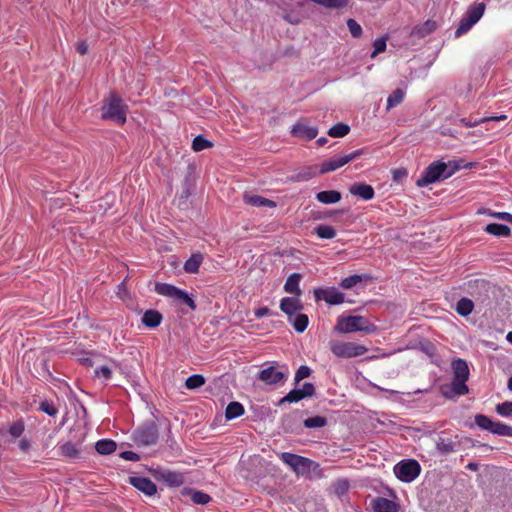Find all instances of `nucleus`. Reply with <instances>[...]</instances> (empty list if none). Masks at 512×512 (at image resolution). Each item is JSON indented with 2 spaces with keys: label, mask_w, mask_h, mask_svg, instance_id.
I'll return each instance as SVG.
<instances>
[{
  "label": "nucleus",
  "mask_w": 512,
  "mask_h": 512,
  "mask_svg": "<svg viewBox=\"0 0 512 512\" xmlns=\"http://www.w3.org/2000/svg\"><path fill=\"white\" fill-rule=\"evenodd\" d=\"M404 96H405V92L402 89L397 88L388 97L386 109L390 110V109L396 107L397 105L401 104L403 102V100H404Z\"/></svg>",
  "instance_id": "nucleus-37"
},
{
  "label": "nucleus",
  "mask_w": 512,
  "mask_h": 512,
  "mask_svg": "<svg viewBox=\"0 0 512 512\" xmlns=\"http://www.w3.org/2000/svg\"><path fill=\"white\" fill-rule=\"evenodd\" d=\"M316 199L323 204H334L341 200V193L336 190L321 191L316 194Z\"/></svg>",
  "instance_id": "nucleus-28"
},
{
  "label": "nucleus",
  "mask_w": 512,
  "mask_h": 512,
  "mask_svg": "<svg viewBox=\"0 0 512 512\" xmlns=\"http://www.w3.org/2000/svg\"><path fill=\"white\" fill-rule=\"evenodd\" d=\"M334 330L340 333L364 332L372 334L377 332V327L367 318L360 315L339 317Z\"/></svg>",
  "instance_id": "nucleus-3"
},
{
  "label": "nucleus",
  "mask_w": 512,
  "mask_h": 512,
  "mask_svg": "<svg viewBox=\"0 0 512 512\" xmlns=\"http://www.w3.org/2000/svg\"><path fill=\"white\" fill-rule=\"evenodd\" d=\"M284 429L286 432H288V431L293 432V429L290 427L284 426Z\"/></svg>",
  "instance_id": "nucleus-63"
},
{
  "label": "nucleus",
  "mask_w": 512,
  "mask_h": 512,
  "mask_svg": "<svg viewBox=\"0 0 512 512\" xmlns=\"http://www.w3.org/2000/svg\"><path fill=\"white\" fill-rule=\"evenodd\" d=\"M120 456L128 461H138L140 459L139 455L133 451H124Z\"/></svg>",
  "instance_id": "nucleus-53"
},
{
  "label": "nucleus",
  "mask_w": 512,
  "mask_h": 512,
  "mask_svg": "<svg viewBox=\"0 0 512 512\" xmlns=\"http://www.w3.org/2000/svg\"><path fill=\"white\" fill-rule=\"evenodd\" d=\"M506 119H507L506 115L483 117V118H479V119H475V120H471V119H467V118H462V119H460V123L464 127H475V126H478L481 123H485V122H489V121H503V120H506Z\"/></svg>",
  "instance_id": "nucleus-30"
},
{
  "label": "nucleus",
  "mask_w": 512,
  "mask_h": 512,
  "mask_svg": "<svg viewBox=\"0 0 512 512\" xmlns=\"http://www.w3.org/2000/svg\"><path fill=\"white\" fill-rule=\"evenodd\" d=\"M205 382H206V380H205L204 376H202L200 374H194V375L189 376L186 379L185 386L189 390H194V389H197V388H200L201 386H203L205 384Z\"/></svg>",
  "instance_id": "nucleus-39"
},
{
  "label": "nucleus",
  "mask_w": 512,
  "mask_h": 512,
  "mask_svg": "<svg viewBox=\"0 0 512 512\" xmlns=\"http://www.w3.org/2000/svg\"><path fill=\"white\" fill-rule=\"evenodd\" d=\"M490 432L496 435L512 437V426L501 422H493Z\"/></svg>",
  "instance_id": "nucleus-40"
},
{
  "label": "nucleus",
  "mask_w": 512,
  "mask_h": 512,
  "mask_svg": "<svg viewBox=\"0 0 512 512\" xmlns=\"http://www.w3.org/2000/svg\"><path fill=\"white\" fill-rule=\"evenodd\" d=\"M154 290L159 295L186 304L192 311L196 310L197 308L196 303L192 297H190L184 290H181L172 284L156 283Z\"/></svg>",
  "instance_id": "nucleus-5"
},
{
  "label": "nucleus",
  "mask_w": 512,
  "mask_h": 512,
  "mask_svg": "<svg viewBox=\"0 0 512 512\" xmlns=\"http://www.w3.org/2000/svg\"><path fill=\"white\" fill-rule=\"evenodd\" d=\"M288 377V368L283 366L278 369L275 365H270L257 373V379L265 385H276Z\"/></svg>",
  "instance_id": "nucleus-9"
},
{
  "label": "nucleus",
  "mask_w": 512,
  "mask_h": 512,
  "mask_svg": "<svg viewBox=\"0 0 512 512\" xmlns=\"http://www.w3.org/2000/svg\"><path fill=\"white\" fill-rule=\"evenodd\" d=\"M290 323L296 332L302 333L306 330L309 324V318L306 314L298 312L292 317V321Z\"/></svg>",
  "instance_id": "nucleus-31"
},
{
  "label": "nucleus",
  "mask_w": 512,
  "mask_h": 512,
  "mask_svg": "<svg viewBox=\"0 0 512 512\" xmlns=\"http://www.w3.org/2000/svg\"><path fill=\"white\" fill-rule=\"evenodd\" d=\"M349 192L353 196L360 197L363 200H371L375 196L374 188L366 183L356 182L349 187Z\"/></svg>",
  "instance_id": "nucleus-20"
},
{
  "label": "nucleus",
  "mask_w": 512,
  "mask_h": 512,
  "mask_svg": "<svg viewBox=\"0 0 512 512\" xmlns=\"http://www.w3.org/2000/svg\"><path fill=\"white\" fill-rule=\"evenodd\" d=\"M76 50L80 55H85L88 52V45L85 41H80L77 43Z\"/></svg>",
  "instance_id": "nucleus-54"
},
{
  "label": "nucleus",
  "mask_w": 512,
  "mask_h": 512,
  "mask_svg": "<svg viewBox=\"0 0 512 512\" xmlns=\"http://www.w3.org/2000/svg\"><path fill=\"white\" fill-rule=\"evenodd\" d=\"M505 214H508V213L507 212L498 213V214H496V217L505 220V216H506Z\"/></svg>",
  "instance_id": "nucleus-58"
},
{
  "label": "nucleus",
  "mask_w": 512,
  "mask_h": 512,
  "mask_svg": "<svg viewBox=\"0 0 512 512\" xmlns=\"http://www.w3.org/2000/svg\"><path fill=\"white\" fill-rule=\"evenodd\" d=\"M473 308V301L466 297L461 298L456 304V312L461 316L470 315L473 311Z\"/></svg>",
  "instance_id": "nucleus-35"
},
{
  "label": "nucleus",
  "mask_w": 512,
  "mask_h": 512,
  "mask_svg": "<svg viewBox=\"0 0 512 512\" xmlns=\"http://www.w3.org/2000/svg\"><path fill=\"white\" fill-rule=\"evenodd\" d=\"M128 106L116 93L110 92L104 97L101 106V118L110 120L118 125H124L127 121Z\"/></svg>",
  "instance_id": "nucleus-1"
},
{
  "label": "nucleus",
  "mask_w": 512,
  "mask_h": 512,
  "mask_svg": "<svg viewBox=\"0 0 512 512\" xmlns=\"http://www.w3.org/2000/svg\"><path fill=\"white\" fill-rule=\"evenodd\" d=\"M331 352L339 358H353L364 355L368 348L355 342H342L331 340L329 342Z\"/></svg>",
  "instance_id": "nucleus-4"
},
{
  "label": "nucleus",
  "mask_w": 512,
  "mask_h": 512,
  "mask_svg": "<svg viewBox=\"0 0 512 512\" xmlns=\"http://www.w3.org/2000/svg\"><path fill=\"white\" fill-rule=\"evenodd\" d=\"M270 313V309L268 307H261L257 310H255L254 315L256 318L261 319L264 316L268 315Z\"/></svg>",
  "instance_id": "nucleus-55"
},
{
  "label": "nucleus",
  "mask_w": 512,
  "mask_h": 512,
  "mask_svg": "<svg viewBox=\"0 0 512 512\" xmlns=\"http://www.w3.org/2000/svg\"><path fill=\"white\" fill-rule=\"evenodd\" d=\"M437 27L438 25L436 21L429 19L422 24L416 25L411 31V36L415 38H424L433 33Z\"/></svg>",
  "instance_id": "nucleus-24"
},
{
  "label": "nucleus",
  "mask_w": 512,
  "mask_h": 512,
  "mask_svg": "<svg viewBox=\"0 0 512 512\" xmlns=\"http://www.w3.org/2000/svg\"><path fill=\"white\" fill-rule=\"evenodd\" d=\"M460 442L455 437H445L440 435L436 442L437 450L442 454H450L458 450Z\"/></svg>",
  "instance_id": "nucleus-19"
},
{
  "label": "nucleus",
  "mask_w": 512,
  "mask_h": 512,
  "mask_svg": "<svg viewBox=\"0 0 512 512\" xmlns=\"http://www.w3.org/2000/svg\"><path fill=\"white\" fill-rule=\"evenodd\" d=\"M291 134L294 137L309 141L318 135V129L314 126H308L304 123L298 122L293 125Z\"/></svg>",
  "instance_id": "nucleus-17"
},
{
  "label": "nucleus",
  "mask_w": 512,
  "mask_h": 512,
  "mask_svg": "<svg viewBox=\"0 0 512 512\" xmlns=\"http://www.w3.org/2000/svg\"><path fill=\"white\" fill-rule=\"evenodd\" d=\"M505 220L512 223V215L511 214H505Z\"/></svg>",
  "instance_id": "nucleus-59"
},
{
  "label": "nucleus",
  "mask_w": 512,
  "mask_h": 512,
  "mask_svg": "<svg viewBox=\"0 0 512 512\" xmlns=\"http://www.w3.org/2000/svg\"><path fill=\"white\" fill-rule=\"evenodd\" d=\"M486 5L483 2L475 3L470 6L465 15L462 17L458 28L455 31V36L459 37L467 33L473 25H475L483 16Z\"/></svg>",
  "instance_id": "nucleus-6"
},
{
  "label": "nucleus",
  "mask_w": 512,
  "mask_h": 512,
  "mask_svg": "<svg viewBox=\"0 0 512 512\" xmlns=\"http://www.w3.org/2000/svg\"><path fill=\"white\" fill-rule=\"evenodd\" d=\"M485 231L498 237H507L511 234V229L509 226L499 223L488 224L485 228Z\"/></svg>",
  "instance_id": "nucleus-29"
},
{
  "label": "nucleus",
  "mask_w": 512,
  "mask_h": 512,
  "mask_svg": "<svg viewBox=\"0 0 512 512\" xmlns=\"http://www.w3.org/2000/svg\"><path fill=\"white\" fill-rule=\"evenodd\" d=\"M280 460L288 465L296 474L305 473L310 470L313 461L309 458L290 453L282 452L279 455Z\"/></svg>",
  "instance_id": "nucleus-10"
},
{
  "label": "nucleus",
  "mask_w": 512,
  "mask_h": 512,
  "mask_svg": "<svg viewBox=\"0 0 512 512\" xmlns=\"http://www.w3.org/2000/svg\"><path fill=\"white\" fill-rule=\"evenodd\" d=\"M496 412L504 417H511L512 416V402L511 401H505L503 403H500L496 406Z\"/></svg>",
  "instance_id": "nucleus-48"
},
{
  "label": "nucleus",
  "mask_w": 512,
  "mask_h": 512,
  "mask_svg": "<svg viewBox=\"0 0 512 512\" xmlns=\"http://www.w3.org/2000/svg\"><path fill=\"white\" fill-rule=\"evenodd\" d=\"M128 483L144 493L146 496H153L157 493L156 484L147 477L131 476L128 479Z\"/></svg>",
  "instance_id": "nucleus-15"
},
{
  "label": "nucleus",
  "mask_w": 512,
  "mask_h": 512,
  "mask_svg": "<svg viewBox=\"0 0 512 512\" xmlns=\"http://www.w3.org/2000/svg\"><path fill=\"white\" fill-rule=\"evenodd\" d=\"M350 131L349 125L339 122L328 130V135L334 138L344 137Z\"/></svg>",
  "instance_id": "nucleus-38"
},
{
  "label": "nucleus",
  "mask_w": 512,
  "mask_h": 512,
  "mask_svg": "<svg viewBox=\"0 0 512 512\" xmlns=\"http://www.w3.org/2000/svg\"><path fill=\"white\" fill-rule=\"evenodd\" d=\"M203 261V256L198 254H193L184 264V270L187 273H197L199 271V267Z\"/></svg>",
  "instance_id": "nucleus-34"
},
{
  "label": "nucleus",
  "mask_w": 512,
  "mask_h": 512,
  "mask_svg": "<svg viewBox=\"0 0 512 512\" xmlns=\"http://www.w3.org/2000/svg\"><path fill=\"white\" fill-rule=\"evenodd\" d=\"M372 508L375 512H398L399 505L390 499L377 497L372 501Z\"/></svg>",
  "instance_id": "nucleus-22"
},
{
  "label": "nucleus",
  "mask_w": 512,
  "mask_h": 512,
  "mask_svg": "<svg viewBox=\"0 0 512 512\" xmlns=\"http://www.w3.org/2000/svg\"><path fill=\"white\" fill-rule=\"evenodd\" d=\"M326 142H327V139L325 137H321V138L317 139V144L319 146H323Z\"/></svg>",
  "instance_id": "nucleus-57"
},
{
  "label": "nucleus",
  "mask_w": 512,
  "mask_h": 512,
  "mask_svg": "<svg viewBox=\"0 0 512 512\" xmlns=\"http://www.w3.org/2000/svg\"><path fill=\"white\" fill-rule=\"evenodd\" d=\"M29 447V443L26 441V440H22L20 442V448L23 450V451H26Z\"/></svg>",
  "instance_id": "nucleus-56"
},
{
  "label": "nucleus",
  "mask_w": 512,
  "mask_h": 512,
  "mask_svg": "<svg viewBox=\"0 0 512 512\" xmlns=\"http://www.w3.org/2000/svg\"><path fill=\"white\" fill-rule=\"evenodd\" d=\"M311 372L312 371L308 366H305V365L300 366L295 373V377H294L295 383L298 384L304 378L309 377Z\"/></svg>",
  "instance_id": "nucleus-51"
},
{
  "label": "nucleus",
  "mask_w": 512,
  "mask_h": 512,
  "mask_svg": "<svg viewBox=\"0 0 512 512\" xmlns=\"http://www.w3.org/2000/svg\"><path fill=\"white\" fill-rule=\"evenodd\" d=\"M155 477L171 487H179L184 483V476L180 472L163 470L156 472Z\"/></svg>",
  "instance_id": "nucleus-18"
},
{
  "label": "nucleus",
  "mask_w": 512,
  "mask_h": 512,
  "mask_svg": "<svg viewBox=\"0 0 512 512\" xmlns=\"http://www.w3.org/2000/svg\"><path fill=\"white\" fill-rule=\"evenodd\" d=\"M163 320L162 314L158 310H146L142 316V324L148 328L158 327Z\"/></svg>",
  "instance_id": "nucleus-26"
},
{
  "label": "nucleus",
  "mask_w": 512,
  "mask_h": 512,
  "mask_svg": "<svg viewBox=\"0 0 512 512\" xmlns=\"http://www.w3.org/2000/svg\"><path fill=\"white\" fill-rule=\"evenodd\" d=\"M448 167L449 165L442 161L432 162L427 168H425L422 175L417 179L416 185L418 187H425L439 181L440 179H447L460 168V166L454 164L452 169L448 171Z\"/></svg>",
  "instance_id": "nucleus-2"
},
{
  "label": "nucleus",
  "mask_w": 512,
  "mask_h": 512,
  "mask_svg": "<svg viewBox=\"0 0 512 512\" xmlns=\"http://www.w3.org/2000/svg\"><path fill=\"white\" fill-rule=\"evenodd\" d=\"M316 301H325L329 305H339L345 300V295L335 287L317 288L314 290Z\"/></svg>",
  "instance_id": "nucleus-12"
},
{
  "label": "nucleus",
  "mask_w": 512,
  "mask_h": 512,
  "mask_svg": "<svg viewBox=\"0 0 512 512\" xmlns=\"http://www.w3.org/2000/svg\"><path fill=\"white\" fill-rule=\"evenodd\" d=\"M315 393V387L312 383L306 382L301 389H293L284 397H282L277 405L281 406L284 403H296L304 398L311 397Z\"/></svg>",
  "instance_id": "nucleus-13"
},
{
  "label": "nucleus",
  "mask_w": 512,
  "mask_h": 512,
  "mask_svg": "<svg viewBox=\"0 0 512 512\" xmlns=\"http://www.w3.org/2000/svg\"><path fill=\"white\" fill-rule=\"evenodd\" d=\"M24 429H25V425H24V422L22 420H17L16 422H14L10 428H9V434L13 437V438H19L23 432H24Z\"/></svg>",
  "instance_id": "nucleus-47"
},
{
  "label": "nucleus",
  "mask_w": 512,
  "mask_h": 512,
  "mask_svg": "<svg viewBox=\"0 0 512 512\" xmlns=\"http://www.w3.org/2000/svg\"><path fill=\"white\" fill-rule=\"evenodd\" d=\"M467 467H468L469 469H471V470H476V469H477V465H476V464H473V463H470Z\"/></svg>",
  "instance_id": "nucleus-60"
},
{
  "label": "nucleus",
  "mask_w": 512,
  "mask_h": 512,
  "mask_svg": "<svg viewBox=\"0 0 512 512\" xmlns=\"http://www.w3.org/2000/svg\"><path fill=\"white\" fill-rule=\"evenodd\" d=\"M304 426L309 429L322 428L327 424V419L324 416H314L304 420Z\"/></svg>",
  "instance_id": "nucleus-41"
},
{
  "label": "nucleus",
  "mask_w": 512,
  "mask_h": 512,
  "mask_svg": "<svg viewBox=\"0 0 512 512\" xmlns=\"http://www.w3.org/2000/svg\"><path fill=\"white\" fill-rule=\"evenodd\" d=\"M243 200L247 205L254 207H270L274 208L276 203L270 199L264 198L260 195L245 194Z\"/></svg>",
  "instance_id": "nucleus-27"
},
{
  "label": "nucleus",
  "mask_w": 512,
  "mask_h": 512,
  "mask_svg": "<svg viewBox=\"0 0 512 512\" xmlns=\"http://www.w3.org/2000/svg\"><path fill=\"white\" fill-rule=\"evenodd\" d=\"M421 472L420 464L414 459H405L394 466L396 477L402 482L414 481Z\"/></svg>",
  "instance_id": "nucleus-7"
},
{
  "label": "nucleus",
  "mask_w": 512,
  "mask_h": 512,
  "mask_svg": "<svg viewBox=\"0 0 512 512\" xmlns=\"http://www.w3.org/2000/svg\"><path fill=\"white\" fill-rule=\"evenodd\" d=\"M440 390L441 394L447 399H452L469 393V388L466 382L454 378L450 384L442 385Z\"/></svg>",
  "instance_id": "nucleus-14"
},
{
  "label": "nucleus",
  "mask_w": 512,
  "mask_h": 512,
  "mask_svg": "<svg viewBox=\"0 0 512 512\" xmlns=\"http://www.w3.org/2000/svg\"><path fill=\"white\" fill-rule=\"evenodd\" d=\"M507 340L512 343V331L508 333Z\"/></svg>",
  "instance_id": "nucleus-61"
},
{
  "label": "nucleus",
  "mask_w": 512,
  "mask_h": 512,
  "mask_svg": "<svg viewBox=\"0 0 512 512\" xmlns=\"http://www.w3.org/2000/svg\"><path fill=\"white\" fill-rule=\"evenodd\" d=\"M347 27H348L351 35L354 38L361 37V35L363 33V30H362V27L360 26V24L356 20H354L352 18L348 19L347 20Z\"/></svg>",
  "instance_id": "nucleus-46"
},
{
  "label": "nucleus",
  "mask_w": 512,
  "mask_h": 512,
  "mask_svg": "<svg viewBox=\"0 0 512 512\" xmlns=\"http://www.w3.org/2000/svg\"><path fill=\"white\" fill-rule=\"evenodd\" d=\"M361 154H362L361 150H355L346 155L334 156L327 160H324L320 165L319 173L326 174L329 172H333V171L343 167L347 163L353 161L354 159L359 157Z\"/></svg>",
  "instance_id": "nucleus-11"
},
{
  "label": "nucleus",
  "mask_w": 512,
  "mask_h": 512,
  "mask_svg": "<svg viewBox=\"0 0 512 512\" xmlns=\"http://www.w3.org/2000/svg\"><path fill=\"white\" fill-rule=\"evenodd\" d=\"M508 388L512 391V377L508 380Z\"/></svg>",
  "instance_id": "nucleus-62"
},
{
  "label": "nucleus",
  "mask_w": 512,
  "mask_h": 512,
  "mask_svg": "<svg viewBox=\"0 0 512 512\" xmlns=\"http://www.w3.org/2000/svg\"><path fill=\"white\" fill-rule=\"evenodd\" d=\"M212 146L213 143L201 135L196 136L192 142V149L196 152L202 151Z\"/></svg>",
  "instance_id": "nucleus-42"
},
{
  "label": "nucleus",
  "mask_w": 512,
  "mask_h": 512,
  "mask_svg": "<svg viewBox=\"0 0 512 512\" xmlns=\"http://www.w3.org/2000/svg\"><path fill=\"white\" fill-rule=\"evenodd\" d=\"M191 500L195 504L205 505V504H208L212 500V498L207 493L194 490L191 492Z\"/></svg>",
  "instance_id": "nucleus-43"
},
{
  "label": "nucleus",
  "mask_w": 512,
  "mask_h": 512,
  "mask_svg": "<svg viewBox=\"0 0 512 512\" xmlns=\"http://www.w3.org/2000/svg\"><path fill=\"white\" fill-rule=\"evenodd\" d=\"M397 176H400V173H398V171L395 172L394 178H397Z\"/></svg>",
  "instance_id": "nucleus-64"
},
{
  "label": "nucleus",
  "mask_w": 512,
  "mask_h": 512,
  "mask_svg": "<svg viewBox=\"0 0 512 512\" xmlns=\"http://www.w3.org/2000/svg\"><path fill=\"white\" fill-rule=\"evenodd\" d=\"M243 414H244V407L239 402H236V401L230 402L228 404V406L226 407L225 417L228 420L235 419L237 417L242 416Z\"/></svg>",
  "instance_id": "nucleus-33"
},
{
  "label": "nucleus",
  "mask_w": 512,
  "mask_h": 512,
  "mask_svg": "<svg viewBox=\"0 0 512 512\" xmlns=\"http://www.w3.org/2000/svg\"><path fill=\"white\" fill-rule=\"evenodd\" d=\"M493 422L488 416L486 415H476L475 416V423L478 427H480L483 430L491 431Z\"/></svg>",
  "instance_id": "nucleus-45"
},
{
  "label": "nucleus",
  "mask_w": 512,
  "mask_h": 512,
  "mask_svg": "<svg viewBox=\"0 0 512 512\" xmlns=\"http://www.w3.org/2000/svg\"><path fill=\"white\" fill-rule=\"evenodd\" d=\"M280 310L288 316V321H292V317L303 309L300 296L284 297L280 301Z\"/></svg>",
  "instance_id": "nucleus-16"
},
{
  "label": "nucleus",
  "mask_w": 512,
  "mask_h": 512,
  "mask_svg": "<svg viewBox=\"0 0 512 512\" xmlns=\"http://www.w3.org/2000/svg\"><path fill=\"white\" fill-rule=\"evenodd\" d=\"M95 376L107 381L112 377V370L106 365L100 366L95 369Z\"/></svg>",
  "instance_id": "nucleus-52"
},
{
  "label": "nucleus",
  "mask_w": 512,
  "mask_h": 512,
  "mask_svg": "<svg viewBox=\"0 0 512 512\" xmlns=\"http://www.w3.org/2000/svg\"><path fill=\"white\" fill-rule=\"evenodd\" d=\"M301 279L302 275L300 273L291 274L284 284V291L294 296H301L302 290L299 286Z\"/></svg>",
  "instance_id": "nucleus-25"
},
{
  "label": "nucleus",
  "mask_w": 512,
  "mask_h": 512,
  "mask_svg": "<svg viewBox=\"0 0 512 512\" xmlns=\"http://www.w3.org/2000/svg\"><path fill=\"white\" fill-rule=\"evenodd\" d=\"M314 233L321 239H333L336 236V230L329 225H318Z\"/></svg>",
  "instance_id": "nucleus-36"
},
{
  "label": "nucleus",
  "mask_w": 512,
  "mask_h": 512,
  "mask_svg": "<svg viewBox=\"0 0 512 512\" xmlns=\"http://www.w3.org/2000/svg\"><path fill=\"white\" fill-rule=\"evenodd\" d=\"M96 451L101 455H109L113 453L117 445L113 440L110 439H102L99 440L95 445Z\"/></svg>",
  "instance_id": "nucleus-32"
},
{
  "label": "nucleus",
  "mask_w": 512,
  "mask_h": 512,
  "mask_svg": "<svg viewBox=\"0 0 512 512\" xmlns=\"http://www.w3.org/2000/svg\"><path fill=\"white\" fill-rule=\"evenodd\" d=\"M362 281L361 275H351L341 280L340 287L343 289H351Z\"/></svg>",
  "instance_id": "nucleus-44"
},
{
  "label": "nucleus",
  "mask_w": 512,
  "mask_h": 512,
  "mask_svg": "<svg viewBox=\"0 0 512 512\" xmlns=\"http://www.w3.org/2000/svg\"><path fill=\"white\" fill-rule=\"evenodd\" d=\"M39 409H40V411H42L52 417L58 413V409L55 407V405L52 402H49L47 400L42 401L40 403Z\"/></svg>",
  "instance_id": "nucleus-50"
},
{
  "label": "nucleus",
  "mask_w": 512,
  "mask_h": 512,
  "mask_svg": "<svg viewBox=\"0 0 512 512\" xmlns=\"http://www.w3.org/2000/svg\"><path fill=\"white\" fill-rule=\"evenodd\" d=\"M57 453L61 457H65L71 460H75L80 456V449L77 444L67 441L64 443H60L57 446Z\"/></svg>",
  "instance_id": "nucleus-23"
},
{
  "label": "nucleus",
  "mask_w": 512,
  "mask_h": 512,
  "mask_svg": "<svg viewBox=\"0 0 512 512\" xmlns=\"http://www.w3.org/2000/svg\"><path fill=\"white\" fill-rule=\"evenodd\" d=\"M451 367L453 370V378L467 382L469 379L470 371L468 364L465 360L458 358L452 361Z\"/></svg>",
  "instance_id": "nucleus-21"
},
{
  "label": "nucleus",
  "mask_w": 512,
  "mask_h": 512,
  "mask_svg": "<svg viewBox=\"0 0 512 512\" xmlns=\"http://www.w3.org/2000/svg\"><path fill=\"white\" fill-rule=\"evenodd\" d=\"M386 46L387 44L385 37L377 38L373 43L374 50L371 53V58H375L379 53L384 52L386 50Z\"/></svg>",
  "instance_id": "nucleus-49"
},
{
  "label": "nucleus",
  "mask_w": 512,
  "mask_h": 512,
  "mask_svg": "<svg viewBox=\"0 0 512 512\" xmlns=\"http://www.w3.org/2000/svg\"><path fill=\"white\" fill-rule=\"evenodd\" d=\"M158 428L154 422L139 427L133 434V439L139 446H150L157 443Z\"/></svg>",
  "instance_id": "nucleus-8"
}]
</instances>
